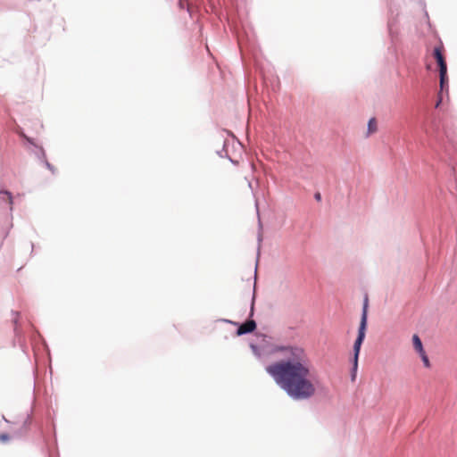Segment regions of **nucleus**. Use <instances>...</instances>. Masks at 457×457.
<instances>
[{"label": "nucleus", "mask_w": 457, "mask_h": 457, "mask_svg": "<svg viewBox=\"0 0 457 457\" xmlns=\"http://www.w3.org/2000/svg\"><path fill=\"white\" fill-rule=\"evenodd\" d=\"M274 353L285 357L270 362L265 371L276 385L294 401H306L317 393L320 378L303 348L292 345H277Z\"/></svg>", "instance_id": "1"}, {"label": "nucleus", "mask_w": 457, "mask_h": 457, "mask_svg": "<svg viewBox=\"0 0 457 457\" xmlns=\"http://www.w3.org/2000/svg\"><path fill=\"white\" fill-rule=\"evenodd\" d=\"M255 298H256V292H255V287H254L252 300H251L250 312H249L246 320L244 323L237 322L238 325H235L237 328L236 330V336H237V337L251 334L253 331H255V329L257 328V323L253 320Z\"/></svg>", "instance_id": "2"}, {"label": "nucleus", "mask_w": 457, "mask_h": 457, "mask_svg": "<svg viewBox=\"0 0 457 457\" xmlns=\"http://www.w3.org/2000/svg\"><path fill=\"white\" fill-rule=\"evenodd\" d=\"M421 127L427 135L437 133L440 129V122L436 116L435 111L424 107L423 114L420 117Z\"/></svg>", "instance_id": "3"}, {"label": "nucleus", "mask_w": 457, "mask_h": 457, "mask_svg": "<svg viewBox=\"0 0 457 457\" xmlns=\"http://www.w3.org/2000/svg\"><path fill=\"white\" fill-rule=\"evenodd\" d=\"M368 316H369V297L366 295L363 299L361 314L360 319V323L357 331V337L353 343L360 344L362 345L365 337L366 332L368 328Z\"/></svg>", "instance_id": "4"}, {"label": "nucleus", "mask_w": 457, "mask_h": 457, "mask_svg": "<svg viewBox=\"0 0 457 457\" xmlns=\"http://www.w3.org/2000/svg\"><path fill=\"white\" fill-rule=\"evenodd\" d=\"M12 313L14 314V317L12 319V322H13V332H14V345L17 343L20 346V348L21 349V351L26 354L28 355V345L26 344V338H25V335H24V332L21 328V325L19 321V319L21 317V314L19 312H12Z\"/></svg>", "instance_id": "5"}, {"label": "nucleus", "mask_w": 457, "mask_h": 457, "mask_svg": "<svg viewBox=\"0 0 457 457\" xmlns=\"http://www.w3.org/2000/svg\"><path fill=\"white\" fill-rule=\"evenodd\" d=\"M14 133L20 137V139L22 142L23 146L26 148L27 151L29 153L37 148L38 144L35 141L33 137H29L24 129L20 127L19 125L16 126L14 129Z\"/></svg>", "instance_id": "6"}, {"label": "nucleus", "mask_w": 457, "mask_h": 457, "mask_svg": "<svg viewBox=\"0 0 457 457\" xmlns=\"http://www.w3.org/2000/svg\"><path fill=\"white\" fill-rule=\"evenodd\" d=\"M440 80V92L437 95V99L435 104V108L437 109L442 104L444 100V95L445 94L448 96L449 91V77L446 76H439Z\"/></svg>", "instance_id": "7"}, {"label": "nucleus", "mask_w": 457, "mask_h": 457, "mask_svg": "<svg viewBox=\"0 0 457 457\" xmlns=\"http://www.w3.org/2000/svg\"><path fill=\"white\" fill-rule=\"evenodd\" d=\"M30 153L33 154L38 161L43 162L46 168L49 170L53 174L56 172L55 167L47 161L46 151L41 145H38L37 148L32 150Z\"/></svg>", "instance_id": "8"}, {"label": "nucleus", "mask_w": 457, "mask_h": 457, "mask_svg": "<svg viewBox=\"0 0 457 457\" xmlns=\"http://www.w3.org/2000/svg\"><path fill=\"white\" fill-rule=\"evenodd\" d=\"M238 48L241 54V59L244 64L246 62L247 54L253 56V58L256 57L255 48L249 41L245 45V43L242 40H238Z\"/></svg>", "instance_id": "9"}, {"label": "nucleus", "mask_w": 457, "mask_h": 457, "mask_svg": "<svg viewBox=\"0 0 457 457\" xmlns=\"http://www.w3.org/2000/svg\"><path fill=\"white\" fill-rule=\"evenodd\" d=\"M433 54L439 66V76L448 75L447 63L439 46L434 48Z\"/></svg>", "instance_id": "10"}, {"label": "nucleus", "mask_w": 457, "mask_h": 457, "mask_svg": "<svg viewBox=\"0 0 457 457\" xmlns=\"http://www.w3.org/2000/svg\"><path fill=\"white\" fill-rule=\"evenodd\" d=\"M0 202L8 205L9 214L12 216L13 209V195L7 189H0Z\"/></svg>", "instance_id": "11"}, {"label": "nucleus", "mask_w": 457, "mask_h": 457, "mask_svg": "<svg viewBox=\"0 0 457 457\" xmlns=\"http://www.w3.org/2000/svg\"><path fill=\"white\" fill-rule=\"evenodd\" d=\"M388 34L391 38L392 45L395 44L396 39V21L394 18H389L387 21Z\"/></svg>", "instance_id": "12"}, {"label": "nucleus", "mask_w": 457, "mask_h": 457, "mask_svg": "<svg viewBox=\"0 0 457 457\" xmlns=\"http://www.w3.org/2000/svg\"><path fill=\"white\" fill-rule=\"evenodd\" d=\"M411 341H412V346L418 354H420L421 353L426 352L424 349L422 341L417 334H414L412 336Z\"/></svg>", "instance_id": "13"}, {"label": "nucleus", "mask_w": 457, "mask_h": 457, "mask_svg": "<svg viewBox=\"0 0 457 457\" xmlns=\"http://www.w3.org/2000/svg\"><path fill=\"white\" fill-rule=\"evenodd\" d=\"M361 349V345L353 343V356L351 361H354L355 368L358 367L359 356Z\"/></svg>", "instance_id": "14"}, {"label": "nucleus", "mask_w": 457, "mask_h": 457, "mask_svg": "<svg viewBox=\"0 0 457 457\" xmlns=\"http://www.w3.org/2000/svg\"><path fill=\"white\" fill-rule=\"evenodd\" d=\"M378 130V121L375 117H372L368 121L367 136L375 133Z\"/></svg>", "instance_id": "15"}, {"label": "nucleus", "mask_w": 457, "mask_h": 457, "mask_svg": "<svg viewBox=\"0 0 457 457\" xmlns=\"http://www.w3.org/2000/svg\"><path fill=\"white\" fill-rule=\"evenodd\" d=\"M228 141L227 139H224L223 140V146H222V149L220 150V151H217V154L223 158V157H227L228 158V160L232 162V163H236V162L231 159L229 156H228Z\"/></svg>", "instance_id": "16"}, {"label": "nucleus", "mask_w": 457, "mask_h": 457, "mask_svg": "<svg viewBox=\"0 0 457 457\" xmlns=\"http://www.w3.org/2000/svg\"><path fill=\"white\" fill-rule=\"evenodd\" d=\"M250 348H251L253 353L254 354V356H256L257 358L262 357V350L261 346H259L258 345H256L254 343H250Z\"/></svg>", "instance_id": "17"}, {"label": "nucleus", "mask_w": 457, "mask_h": 457, "mask_svg": "<svg viewBox=\"0 0 457 457\" xmlns=\"http://www.w3.org/2000/svg\"><path fill=\"white\" fill-rule=\"evenodd\" d=\"M32 423H33V417H32V415H28L27 418L23 421L22 428L25 431H28L29 429L30 426L32 425Z\"/></svg>", "instance_id": "18"}, {"label": "nucleus", "mask_w": 457, "mask_h": 457, "mask_svg": "<svg viewBox=\"0 0 457 457\" xmlns=\"http://www.w3.org/2000/svg\"><path fill=\"white\" fill-rule=\"evenodd\" d=\"M419 356L420 357V359H421V361L423 362V365L426 368H429L431 364H430V361H429V358H428L427 353L423 352L420 354H419Z\"/></svg>", "instance_id": "19"}, {"label": "nucleus", "mask_w": 457, "mask_h": 457, "mask_svg": "<svg viewBox=\"0 0 457 457\" xmlns=\"http://www.w3.org/2000/svg\"><path fill=\"white\" fill-rule=\"evenodd\" d=\"M352 368H351V379L352 381H354L357 376V370L358 367L355 368L354 366V361H351Z\"/></svg>", "instance_id": "20"}, {"label": "nucleus", "mask_w": 457, "mask_h": 457, "mask_svg": "<svg viewBox=\"0 0 457 457\" xmlns=\"http://www.w3.org/2000/svg\"><path fill=\"white\" fill-rule=\"evenodd\" d=\"M10 439V435L8 433H1L0 434V442L6 443Z\"/></svg>", "instance_id": "21"}, {"label": "nucleus", "mask_w": 457, "mask_h": 457, "mask_svg": "<svg viewBox=\"0 0 457 457\" xmlns=\"http://www.w3.org/2000/svg\"><path fill=\"white\" fill-rule=\"evenodd\" d=\"M261 78H262V84L264 85V87H269V81H268V79L266 78V76L261 71Z\"/></svg>", "instance_id": "22"}, {"label": "nucleus", "mask_w": 457, "mask_h": 457, "mask_svg": "<svg viewBox=\"0 0 457 457\" xmlns=\"http://www.w3.org/2000/svg\"><path fill=\"white\" fill-rule=\"evenodd\" d=\"M314 199L317 202H320L322 200V195H321L320 192L317 191L314 193Z\"/></svg>", "instance_id": "23"}, {"label": "nucleus", "mask_w": 457, "mask_h": 457, "mask_svg": "<svg viewBox=\"0 0 457 457\" xmlns=\"http://www.w3.org/2000/svg\"><path fill=\"white\" fill-rule=\"evenodd\" d=\"M220 321L222 322H225V323H228V324H232V325H238L237 324V321H233L231 320H228V319H221Z\"/></svg>", "instance_id": "24"}, {"label": "nucleus", "mask_w": 457, "mask_h": 457, "mask_svg": "<svg viewBox=\"0 0 457 457\" xmlns=\"http://www.w3.org/2000/svg\"><path fill=\"white\" fill-rule=\"evenodd\" d=\"M273 91H276L278 88V79H276V85L274 82H270Z\"/></svg>", "instance_id": "25"}, {"label": "nucleus", "mask_w": 457, "mask_h": 457, "mask_svg": "<svg viewBox=\"0 0 457 457\" xmlns=\"http://www.w3.org/2000/svg\"><path fill=\"white\" fill-rule=\"evenodd\" d=\"M40 339L43 341V347L48 351V346H47L46 343L45 342V340L43 338H40Z\"/></svg>", "instance_id": "26"}, {"label": "nucleus", "mask_w": 457, "mask_h": 457, "mask_svg": "<svg viewBox=\"0 0 457 457\" xmlns=\"http://www.w3.org/2000/svg\"><path fill=\"white\" fill-rule=\"evenodd\" d=\"M187 12L189 13V15L192 17V11L190 8H187Z\"/></svg>", "instance_id": "27"}, {"label": "nucleus", "mask_w": 457, "mask_h": 457, "mask_svg": "<svg viewBox=\"0 0 457 457\" xmlns=\"http://www.w3.org/2000/svg\"><path fill=\"white\" fill-rule=\"evenodd\" d=\"M261 241H262V235H261V234H259V235H258V242L260 243Z\"/></svg>", "instance_id": "28"}, {"label": "nucleus", "mask_w": 457, "mask_h": 457, "mask_svg": "<svg viewBox=\"0 0 457 457\" xmlns=\"http://www.w3.org/2000/svg\"><path fill=\"white\" fill-rule=\"evenodd\" d=\"M452 172H453V175H455L456 171H455V169L453 167L452 168Z\"/></svg>", "instance_id": "29"}, {"label": "nucleus", "mask_w": 457, "mask_h": 457, "mask_svg": "<svg viewBox=\"0 0 457 457\" xmlns=\"http://www.w3.org/2000/svg\"><path fill=\"white\" fill-rule=\"evenodd\" d=\"M389 12H391V14H393V9H392V7H391V6H390V8H389Z\"/></svg>", "instance_id": "30"}, {"label": "nucleus", "mask_w": 457, "mask_h": 457, "mask_svg": "<svg viewBox=\"0 0 457 457\" xmlns=\"http://www.w3.org/2000/svg\"><path fill=\"white\" fill-rule=\"evenodd\" d=\"M32 344H34V342H33ZM32 348L34 349V351H36V349H35V348H36L35 345H32Z\"/></svg>", "instance_id": "31"}, {"label": "nucleus", "mask_w": 457, "mask_h": 457, "mask_svg": "<svg viewBox=\"0 0 457 457\" xmlns=\"http://www.w3.org/2000/svg\"><path fill=\"white\" fill-rule=\"evenodd\" d=\"M51 454H52V453H49V457H52V456H51Z\"/></svg>", "instance_id": "32"}]
</instances>
